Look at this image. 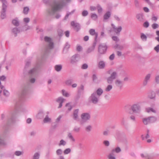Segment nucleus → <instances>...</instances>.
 Listing matches in <instances>:
<instances>
[{
  "mask_svg": "<svg viewBox=\"0 0 159 159\" xmlns=\"http://www.w3.org/2000/svg\"><path fill=\"white\" fill-rule=\"evenodd\" d=\"M70 1V0H57L51 2L47 10L48 14L50 16L54 15Z\"/></svg>",
  "mask_w": 159,
  "mask_h": 159,
  "instance_id": "nucleus-1",
  "label": "nucleus"
},
{
  "mask_svg": "<svg viewBox=\"0 0 159 159\" xmlns=\"http://www.w3.org/2000/svg\"><path fill=\"white\" fill-rule=\"evenodd\" d=\"M44 40L46 43V48L45 50V54L48 52V50L52 49L53 48V43L52 39L49 37L45 36Z\"/></svg>",
  "mask_w": 159,
  "mask_h": 159,
  "instance_id": "nucleus-2",
  "label": "nucleus"
},
{
  "mask_svg": "<svg viewBox=\"0 0 159 159\" xmlns=\"http://www.w3.org/2000/svg\"><path fill=\"white\" fill-rule=\"evenodd\" d=\"M131 109L134 113L139 114L141 111V105L140 103L138 102L132 105Z\"/></svg>",
  "mask_w": 159,
  "mask_h": 159,
  "instance_id": "nucleus-3",
  "label": "nucleus"
},
{
  "mask_svg": "<svg viewBox=\"0 0 159 159\" xmlns=\"http://www.w3.org/2000/svg\"><path fill=\"white\" fill-rule=\"evenodd\" d=\"M157 120V118L156 117L151 116L143 118L142 121L144 125H147L149 124L154 122Z\"/></svg>",
  "mask_w": 159,
  "mask_h": 159,
  "instance_id": "nucleus-4",
  "label": "nucleus"
},
{
  "mask_svg": "<svg viewBox=\"0 0 159 159\" xmlns=\"http://www.w3.org/2000/svg\"><path fill=\"white\" fill-rule=\"evenodd\" d=\"M11 117L8 118L7 121V124L8 125L14 123L16 121V119L17 118L16 112H12L11 113Z\"/></svg>",
  "mask_w": 159,
  "mask_h": 159,
  "instance_id": "nucleus-5",
  "label": "nucleus"
},
{
  "mask_svg": "<svg viewBox=\"0 0 159 159\" xmlns=\"http://www.w3.org/2000/svg\"><path fill=\"white\" fill-rule=\"evenodd\" d=\"M80 117L81 120L80 121V124L81 125H82L86 122L88 120H89L90 118V115L88 113H82Z\"/></svg>",
  "mask_w": 159,
  "mask_h": 159,
  "instance_id": "nucleus-6",
  "label": "nucleus"
},
{
  "mask_svg": "<svg viewBox=\"0 0 159 159\" xmlns=\"http://www.w3.org/2000/svg\"><path fill=\"white\" fill-rule=\"evenodd\" d=\"M99 97L97 95L96 93H93L89 98V101L94 104H97L99 101Z\"/></svg>",
  "mask_w": 159,
  "mask_h": 159,
  "instance_id": "nucleus-7",
  "label": "nucleus"
},
{
  "mask_svg": "<svg viewBox=\"0 0 159 159\" xmlns=\"http://www.w3.org/2000/svg\"><path fill=\"white\" fill-rule=\"evenodd\" d=\"M117 77V73L116 71L113 72L110 76L107 79V81L108 84H111L112 83L114 80Z\"/></svg>",
  "mask_w": 159,
  "mask_h": 159,
  "instance_id": "nucleus-8",
  "label": "nucleus"
},
{
  "mask_svg": "<svg viewBox=\"0 0 159 159\" xmlns=\"http://www.w3.org/2000/svg\"><path fill=\"white\" fill-rule=\"evenodd\" d=\"M80 56L78 54H75L72 56L70 59V63L72 65L76 64L79 60Z\"/></svg>",
  "mask_w": 159,
  "mask_h": 159,
  "instance_id": "nucleus-9",
  "label": "nucleus"
},
{
  "mask_svg": "<svg viewBox=\"0 0 159 159\" xmlns=\"http://www.w3.org/2000/svg\"><path fill=\"white\" fill-rule=\"evenodd\" d=\"M151 74H148L145 76L143 82V85L144 86H146L149 82L151 77Z\"/></svg>",
  "mask_w": 159,
  "mask_h": 159,
  "instance_id": "nucleus-10",
  "label": "nucleus"
},
{
  "mask_svg": "<svg viewBox=\"0 0 159 159\" xmlns=\"http://www.w3.org/2000/svg\"><path fill=\"white\" fill-rule=\"evenodd\" d=\"M7 6H2V8L1 11V17L3 19L6 17V12L7 10Z\"/></svg>",
  "mask_w": 159,
  "mask_h": 159,
  "instance_id": "nucleus-11",
  "label": "nucleus"
},
{
  "mask_svg": "<svg viewBox=\"0 0 159 159\" xmlns=\"http://www.w3.org/2000/svg\"><path fill=\"white\" fill-rule=\"evenodd\" d=\"M107 47L105 45L100 44L98 48L99 52L101 54L104 53L106 51Z\"/></svg>",
  "mask_w": 159,
  "mask_h": 159,
  "instance_id": "nucleus-12",
  "label": "nucleus"
},
{
  "mask_svg": "<svg viewBox=\"0 0 159 159\" xmlns=\"http://www.w3.org/2000/svg\"><path fill=\"white\" fill-rule=\"evenodd\" d=\"M115 84L116 86L120 89H121L123 85V82L119 79H116L115 80Z\"/></svg>",
  "mask_w": 159,
  "mask_h": 159,
  "instance_id": "nucleus-13",
  "label": "nucleus"
},
{
  "mask_svg": "<svg viewBox=\"0 0 159 159\" xmlns=\"http://www.w3.org/2000/svg\"><path fill=\"white\" fill-rule=\"evenodd\" d=\"M28 86L26 85H24L22 88L21 93V96L23 97L26 95L28 90Z\"/></svg>",
  "mask_w": 159,
  "mask_h": 159,
  "instance_id": "nucleus-14",
  "label": "nucleus"
},
{
  "mask_svg": "<svg viewBox=\"0 0 159 159\" xmlns=\"http://www.w3.org/2000/svg\"><path fill=\"white\" fill-rule=\"evenodd\" d=\"M71 25L72 26L74 27L76 31H78L80 29V26L79 23H75L74 21H72L71 23Z\"/></svg>",
  "mask_w": 159,
  "mask_h": 159,
  "instance_id": "nucleus-15",
  "label": "nucleus"
},
{
  "mask_svg": "<svg viewBox=\"0 0 159 159\" xmlns=\"http://www.w3.org/2000/svg\"><path fill=\"white\" fill-rule=\"evenodd\" d=\"M111 26L114 30V31L117 34H119L122 30V28L121 26H120L118 27H116L113 24H111Z\"/></svg>",
  "mask_w": 159,
  "mask_h": 159,
  "instance_id": "nucleus-16",
  "label": "nucleus"
},
{
  "mask_svg": "<svg viewBox=\"0 0 159 159\" xmlns=\"http://www.w3.org/2000/svg\"><path fill=\"white\" fill-rule=\"evenodd\" d=\"M97 41H95L93 44V45L89 47L86 50V53L87 54H89V53H90L92 52L93 51L94 49V48H95V47L96 45Z\"/></svg>",
  "mask_w": 159,
  "mask_h": 159,
  "instance_id": "nucleus-17",
  "label": "nucleus"
},
{
  "mask_svg": "<svg viewBox=\"0 0 159 159\" xmlns=\"http://www.w3.org/2000/svg\"><path fill=\"white\" fill-rule=\"evenodd\" d=\"M79 111V109H76L74 110L73 112V119L75 120H77L79 119L78 117V113Z\"/></svg>",
  "mask_w": 159,
  "mask_h": 159,
  "instance_id": "nucleus-18",
  "label": "nucleus"
},
{
  "mask_svg": "<svg viewBox=\"0 0 159 159\" xmlns=\"http://www.w3.org/2000/svg\"><path fill=\"white\" fill-rule=\"evenodd\" d=\"M7 145V143L5 139L1 136L0 137V146L5 147Z\"/></svg>",
  "mask_w": 159,
  "mask_h": 159,
  "instance_id": "nucleus-19",
  "label": "nucleus"
},
{
  "mask_svg": "<svg viewBox=\"0 0 159 159\" xmlns=\"http://www.w3.org/2000/svg\"><path fill=\"white\" fill-rule=\"evenodd\" d=\"M65 99L61 97H59L57 99V101L60 103L59 106L58 107V108H60L62 106V104L63 102L65 101Z\"/></svg>",
  "mask_w": 159,
  "mask_h": 159,
  "instance_id": "nucleus-20",
  "label": "nucleus"
},
{
  "mask_svg": "<svg viewBox=\"0 0 159 159\" xmlns=\"http://www.w3.org/2000/svg\"><path fill=\"white\" fill-rule=\"evenodd\" d=\"M11 32L12 34L16 37L17 36V34L20 33V30L19 28L15 27L12 29Z\"/></svg>",
  "mask_w": 159,
  "mask_h": 159,
  "instance_id": "nucleus-21",
  "label": "nucleus"
},
{
  "mask_svg": "<svg viewBox=\"0 0 159 159\" xmlns=\"http://www.w3.org/2000/svg\"><path fill=\"white\" fill-rule=\"evenodd\" d=\"M89 33L91 35H95V41H97V39L98 37V34L95 31V30L93 29H91L89 31Z\"/></svg>",
  "mask_w": 159,
  "mask_h": 159,
  "instance_id": "nucleus-22",
  "label": "nucleus"
},
{
  "mask_svg": "<svg viewBox=\"0 0 159 159\" xmlns=\"http://www.w3.org/2000/svg\"><path fill=\"white\" fill-rule=\"evenodd\" d=\"M105 67V63L102 61H99L98 64V67L100 69H103Z\"/></svg>",
  "mask_w": 159,
  "mask_h": 159,
  "instance_id": "nucleus-23",
  "label": "nucleus"
},
{
  "mask_svg": "<svg viewBox=\"0 0 159 159\" xmlns=\"http://www.w3.org/2000/svg\"><path fill=\"white\" fill-rule=\"evenodd\" d=\"M37 68H34L30 70L29 72V73L31 75L34 76L37 74Z\"/></svg>",
  "mask_w": 159,
  "mask_h": 159,
  "instance_id": "nucleus-24",
  "label": "nucleus"
},
{
  "mask_svg": "<svg viewBox=\"0 0 159 159\" xmlns=\"http://www.w3.org/2000/svg\"><path fill=\"white\" fill-rule=\"evenodd\" d=\"M52 121V119L49 117L48 115H46L43 120V122L44 123H50Z\"/></svg>",
  "mask_w": 159,
  "mask_h": 159,
  "instance_id": "nucleus-25",
  "label": "nucleus"
},
{
  "mask_svg": "<svg viewBox=\"0 0 159 159\" xmlns=\"http://www.w3.org/2000/svg\"><path fill=\"white\" fill-rule=\"evenodd\" d=\"M67 137L72 142H75V140L70 132H69L67 134Z\"/></svg>",
  "mask_w": 159,
  "mask_h": 159,
  "instance_id": "nucleus-26",
  "label": "nucleus"
},
{
  "mask_svg": "<svg viewBox=\"0 0 159 159\" xmlns=\"http://www.w3.org/2000/svg\"><path fill=\"white\" fill-rule=\"evenodd\" d=\"M93 93H96L97 95L99 97L103 93V90L102 89L99 88L96 90V91L94 92Z\"/></svg>",
  "mask_w": 159,
  "mask_h": 159,
  "instance_id": "nucleus-27",
  "label": "nucleus"
},
{
  "mask_svg": "<svg viewBox=\"0 0 159 159\" xmlns=\"http://www.w3.org/2000/svg\"><path fill=\"white\" fill-rule=\"evenodd\" d=\"M12 23L14 25L16 26H19L20 25L19 21L17 18L12 20Z\"/></svg>",
  "mask_w": 159,
  "mask_h": 159,
  "instance_id": "nucleus-28",
  "label": "nucleus"
},
{
  "mask_svg": "<svg viewBox=\"0 0 159 159\" xmlns=\"http://www.w3.org/2000/svg\"><path fill=\"white\" fill-rule=\"evenodd\" d=\"M111 15V12L110 11L107 12L104 16V20H105L108 19L110 17Z\"/></svg>",
  "mask_w": 159,
  "mask_h": 159,
  "instance_id": "nucleus-29",
  "label": "nucleus"
},
{
  "mask_svg": "<svg viewBox=\"0 0 159 159\" xmlns=\"http://www.w3.org/2000/svg\"><path fill=\"white\" fill-rule=\"evenodd\" d=\"M80 129L81 128L80 127L75 126L74 127L73 129V131L75 133H78L80 132Z\"/></svg>",
  "mask_w": 159,
  "mask_h": 159,
  "instance_id": "nucleus-30",
  "label": "nucleus"
},
{
  "mask_svg": "<svg viewBox=\"0 0 159 159\" xmlns=\"http://www.w3.org/2000/svg\"><path fill=\"white\" fill-rule=\"evenodd\" d=\"M61 93L63 96L66 97H68L70 96L69 93L64 89L61 90Z\"/></svg>",
  "mask_w": 159,
  "mask_h": 159,
  "instance_id": "nucleus-31",
  "label": "nucleus"
},
{
  "mask_svg": "<svg viewBox=\"0 0 159 159\" xmlns=\"http://www.w3.org/2000/svg\"><path fill=\"white\" fill-rule=\"evenodd\" d=\"M108 159H116L115 156L113 152L110 153L107 156Z\"/></svg>",
  "mask_w": 159,
  "mask_h": 159,
  "instance_id": "nucleus-32",
  "label": "nucleus"
},
{
  "mask_svg": "<svg viewBox=\"0 0 159 159\" xmlns=\"http://www.w3.org/2000/svg\"><path fill=\"white\" fill-rule=\"evenodd\" d=\"M62 67L61 65H56L55 66V70L58 72L60 71L62 69Z\"/></svg>",
  "mask_w": 159,
  "mask_h": 159,
  "instance_id": "nucleus-33",
  "label": "nucleus"
},
{
  "mask_svg": "<svg viewBox=\"0 0 159 159\" xmlns=\"http://www.w3.org/2000/svg\"><path fill=\"white\" fill-rule=\"evenodd\" d=\"M2 90H3V94L4 96L6 97H8L9 96L10 93L8 90L5 89L4 88Z\"/></svg>",
  "mask_w": 159,
  "mask_h": 159,
  "instance_id": "nucleus-34",
  "label": "nucleus"
},
{
  "mask_svg": "<svg viewBox=\"0 0 159 159\" xmlns=\"http://www.w3.org/2000/svg\"><path fill=\"white\" fill-rule=\"evenodd\" d=\"M112 86L111 84L108 85L105 89V91L106 92H109L112 89Z\"/></svg>",
  "mask_w": 159,
  "mask_h": 159,
  "instance_id": "nucleus-35",
  "label": "nucleus"
},
{
  "mask_svg": "<svg viewBox=\"0 0 159 159\" xmlns=\"http://www.w3.org/2000/svg\"><path fill=\"white\" fill-rule=\"evenodd\" d=\"M66 141L63 139H61L60 141V142L58 144V145L59 146H64L66 144Z\"/></svg>",
  "mask_w": 159,
  "mask_h": 159,
  "instance_id": "nucleus-36",
  "label": "nucleus"
},
{
  "mask_svg": "<svg viewBox=\"0 0 159 159\" xmlns=\"http://www.w3.org/2000/svg\"><path fill=\"white\" fill-rule=\"evenodd\" d=\"M121 151V150L120 148L117 147L115 149H113L112 150L111 152L114 153V152H115L117 153H118L120 152Z\"/></svg>",
  "mask_w": 159,
  "mask_h": 159,
  "instance_id": "nucleus-37",
  "label": "nucleus"
},
{
  "mask_svg": "<svg viewBox=\"0 0 159 159\" xmlns=\"http://www.w3.org/2000/svg\"><path fill=\"white\" fill-rule=\"evenodd\" d=\"M40 155L39 153L36 152L34 153L33 157V159H39Z\"/></svg>",
  "mask_w": 159,
  "mask_h": 159,
  "instance_id": "nucleus-38",
  "label": "nucleus"
},
{
  "mask_svg": "<svg viewBox=\"0 0 159 159\" xmlns=\"http://www.w3.org/2000/svg\"><path fill=\"white\" fill-rule=\"evenodd\" d=\"M148 97L150 99H154L155 97V93L154 92H152L149 95Z\"/></svg>",
  "mask_w": 159,
  "mask_h": 159,
  "instance_id": "nucleus-39",
  "label": "nucleus"
},
{
  "mask_svg": "<svg viewBox=\"0 0 159 159\" xmlns=\"http://www.w3.org/2000/svg\"><path fill=\"white\" fill-rule=\"evenodd\" d=\"M72 82V80L68 79L65 81V83L67 85L69 86L71 84Z\"/></svg>",
  "mask_w": 159,
  "mask_h": 159,
  "instance_id": "nucleus-40",
  "label": "nucleus"
},
{
  "mask_svg": "<svg viewBox=\"0 0 159 159\" xmlns=\"http://www.w3.org/2000/svg\"><path fill=\"white\" fill-rule=\"evenodd\" d=\"M136 18L138 20L141 21L143 19V15L141 14H138L136 15Z\"/></svg>",
  "mask_w": 159,
  "mask_h": 159,
  "instance_id": "nucleus-41",
  "label": "nucleus"
},
{
  "mask_svg": "<svg viewBox=\"0 0 159 159\" xmlns=\"http://www.w3.org/2000/svg\"><path fill=\"white\" fill-rule=\"evenodd\" d=\"M62 149H57L56 151V153L57 155L58 156H60V155H61L62 154Z\"/></svg>",
  "mask_w": 159,
  "mask_h": 159,
  "instance_id": "nucleus-42",
  "label": "nucleus"
},
{
  "mask_svg": "<svg viewBox=\"0 0 159 159\" xmlns=\"http://www.w3.org/2000/svg\"><path fill=\"white\" fill-rule=\"evenodd\" d=\"M97 9L98 10V12L101 13L102 12V7L99 5H98L97 6Z\"/></svg>",
  "mask_w": 159,
  "mask_h": 159,
  "instance_id": "nucleus-43",
  "label": "nucleus"
},
{
  "mask_svg": "<svg viewBox=\"0 0 159 159\" xmlns=\"http://www.w3.org/2000/svg\"><path fill=\"white\" fill-rule=\"evenodd\" d=\"M71 150L70 148H67L65 149L63 152L64 154H67L70 153Z\"/></svg>",
  "mask_w": 159,
  "mask_h": 159,
  "instance_id": "nucleus-44",
  "label": "nucleus"
},
{
  "mask_svg": "<svg viewBox=\"0 0 159 159\" xmlns=\"http://www.w3.org/2000/svg\"><path fill=\"white\" fill-rule=\"evenodd\" d=\"M75 11V10H73L71 12L67 13L64 19L65 20H66L68 18L70 15H71L74 13Z\"/></svg>",
  "mask_w": 159,
  "mask_h": 159,
  "instance_id": "nucleus-45",
  "label": "nucleus"
},
{
  "mask_svg": "<svg viewBox=\"0 0 159 159\" xmlns=\"http://www.w3.org/2000/svg\"><path fill=\"white\" fill-rule=\"evenodd\" d=\"M141 38L142 40L144 41H146L147 40V37L143 33H142L141 34Z\"/></svg>",
  "mask_w": 159,
  "mask_h": 159,
  "instance_id": "nucleus-46",
  "label": "nucleus"
},
{
  "mask_svg": "<svg viewBox=\"0 0 159 159\" xmlns=\"http://www.w3.org/2000/svg\"><path fill=\"white\" fill-rule=\"evenodd\" d=\"M121 124L124 126H126L127 125V124L126 120L124 118H123L121 121Z\"/></svg>",
  "mask_w": 159,
  "mask_h": 159,
  "instance_id": "nucleus-47",
  "label": "nucleus"
},
{
  "mask_svg": "<svg viewBox=\"0 0 159 159\" xmlns=\"http://www.w3.org/2000/svg\"><path fill=\"white\" fill-rule=\"evenodd\" d=\"M114 48L116 49H117L119 50H122L123 49V47L122 46L120 45H119L116 44L114 46Z\"/></svg>",
  "mask_w": 159,
  "mask_h": 159,
  "instance_id": "nucleus-48",
  "label": "nucleus"
},
{
  "mask_svg": "<svg viewBox=\"0 0 159 159\" xmlns=\"http://www.w3.org/2000/svg\"><path fill=\"white\" fill-rule=\"evenodd\" d=\"M29 10V9L28 7H24L23 10V13L25 14H27Z\"/></svg>",
  "mask_w": 159,
  "mask_h": 159,
  "instance_id": "nucleus-49",
  "label": "nucleus"
},
{
  "mask_svg": "<svg viewBox=\"0 0 159 159\" xmlns=\"http://www.w3.org/2000/svg\"><path fill=\"white\" fill-rule=\"evenodd\" d=\"M66 107H67V110L69 111H70L72 108V106L70 105V103H67L66 104Z\"/></svg>",
  "mask_w": 159,
  "mask_h": 159,
  "instance_id": "nucleus-50",
  "label": "nucleus"
},
{
  "mask_svg": "<svg viewBox=\"0 0 159 159\" xmlns=\"http://www.w3.org/2000/svg\"><path fill=\"white\" fill-rule=\"evenodd\" d=\"M92 127L90 125H89L85 127V130L88 132H89L91 130Z\"/></svg>",
  "mask_w": 159,
  "mask_h": 159,
  "instance_id": "nucleus-51",
  "label": "nucleus"
},
{
  "mask_svg": "<svg viewBox=\"0 0 159 159\" xmlns=\"http://www.w3.org/2000/svg\"><path fill=\"white\" fill-rule=\"evenodd\" d=\"M146 111L148 112H149L152 111L153 113H156V111L154 110L153 108H148L146 109Z\"/></svg>",
  "mask_w": 159,
  "mask_h": 159,
  "instance_id": "nucleus-52",
  "label": "nucleus"
},
{
  "mask_svg": "<svg viewBox=\"0 0 159 159\" xmlns=\"http://www.w3.org/2000/svg\"><path fill=\"white\" fill-rule=\"evenodd\" d=\"M23 152H21L20 151H16L15 152V155L17 156H20V155L23 154Z\"/></svg>",
  "mask_w": 159,
  "mask_h": 159,
  "instance_id": "nucleus-53",
  "label": "nucleus"
},
{
  "mask_svg": "<svg viewBox=\"0 0 159 159\" xmlns=\"http://www.w3.org/2000/svg\"><path fill=\"white\" fill-rule=\"evenodd\" d=\"M2 3V6H7V3L6 0H0Z\"/></svg>",
  "mask_w": 159,
  "mask_h": 159,
  "instance_id": "nucleus-54",
  "label": "nucleus"
},
{
  "mask_svg": "<svg viewBox=\"0 0 159 159\" xmlns=\"http://www.w3.org/2000/svg\"><path fill=\"white\" fill-rule=\"evenodd\" d=\"M29 82L31 83H34L36 80L35 78L30 77L29 79Z\"/></svg>",
  "mask_w": 159,
  "mask_h": 159,
  "instance_id": "nucleus-55",
  "label": "nucleus"
},
{
  "mask_svg": "<svg viewBox=\"0 0 159 159\" xmlns=\"http://www.w3.org/2000/svg\"><path fill=\"white\" fill-rule=\"evenodd\" d=\"M88 14V11L86 10H84L83 11L82 14L83 16H87Z\"/></svg>",
  "mask_w": 159,
  "mask_h": 159,
  "instance_id": "nucleus-56",
  "label": "nucleus"
},
{
  "mask_svg": "<svg viewBox=\"0 0 159 159\" xmlns=\"http://www.w3.org/2000/svg\"><path fill=\"white\" fill-rule=\"evenodd\" d=\"M88 68V65L87 64L84 63L83 64L81 67L82 69H86Z\"/></svg>",
  "mask_w": 159,
  "mask_h": 159,
  "instance_id": "nucleus-57",
  "label": "nucleus"
},
{
  "mask_svg": "<svg viewBox=\"0 0 159 159\" xmlns=\"http://www.w3.org/2000/svg\"><path fill=\"white\" fill-rule=\"evenodd\" d=\"M152 26L153 29H155L158 27L159 25L157 23H154L152 25Z\"/></svg>",
  "mask_w": 159,
  "mask_h": 159,
  "instance_id": "nucleus-58",
  "label": "nucleus"
},
{
  "mask_svg": "<svg viewBox=\"0 0 159 159\" xmlns=\"http://www.w3.org/2000/svg\"><path fill=\"white\" fill-rule=\"evenodd\" d=\"M103 143L105 145V146L107 147L109 146L110 145L109 142L108 140L104 141L103 142Z\"/></svg>",
  "mask_w": 159,
  "mask_h": 159,
  "instance_id": "nucleus-59",
  "label": "nucleus"
},
{
  "mask_svg": "<svg viewBox=\"0 0 159 159\" xmlns=\"http://www.w3.org/2000/svg\"><path fill=\"white\" fill-rule=\"evenodd\" d=\"M91 17L94 20H96L98 18L97 15L95 13H93L91 15Z\"/></svg>",
  "mask_w": 159,
  "mask_h": 159,
  "instance_id": "nucleus-60",
  "label": "nucleus"
},
{
  "mask_svg": "<svg viewBox=\"0 0 159 159\" xmlns=\"http://www.w3.org/2000/svg\"><path fill=\"white\" fill-rule=\"evenodd\" d=\"M154 50L157 53H158L159 52V44L157 45L156 47H154Z\"/></svg>",
  "mask_w": 159,
  "mask_h": 159,
  "instance_id": "nucleus-61",
  "label": "nucleus"
},
{
  "mask_svg": "<svg viewBox=\"0 0 159 159\" xmlns=\"http://www.w3.org/2000/svg\"><path fill=\"white\" fill-rule=\"evenodd\" d=\"M70 45L68 43H66L64 47V49L67 50L70 47Z\"/></svg>",
  "mask_w": 159,
  "mask_h": 159,
  "instance_id": "nucleus-62",
  "label": "nucleus"
},
{
  "mask_svg": "<svg viewBox=\"0 0 159 159\" xmlns=\"http://www.w3.org/2000/svg\"><path fill=\"white\" fill-rule=\"evenodd\" d=\"M149 25V23L147 21H145L143 24V26L146 28H148Z\"/></svg>",
  "mask_w": 159,
  "mask_h": 159,
  "instance_id": "nucleus-63",
  "label": "nucleus"
},
{
  "mask_svg": "<svg viewBox=\"0 0 159 159\" xmlns=\"http://www.w3.org/2000/svg\"><path fill=\"white\" fill-rule=\"evenodd\" d=\"M155 82L157 84H159V75H157L155 77Z\"/></svg>",
  "mask_w": 159,
  "mask_h": 159,
  "instance_id": "nucleus-64",
  "label": "nucleus"
}]
</instances>
